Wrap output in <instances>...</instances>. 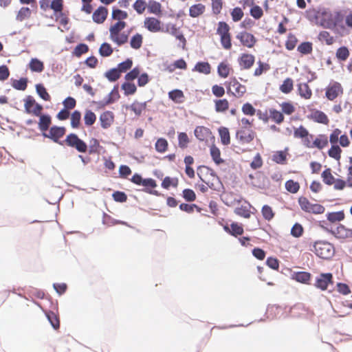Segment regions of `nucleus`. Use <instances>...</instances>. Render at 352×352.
<instances>
[{"label":"nucleus","mask_w":352,"mask_h":352,"mask_svg":"<svg viewBox=\"0 0 352 352\" xmlns=\"http://www.w3.org/2000/svg\"><path fill=\"white\" fill-rule=\"evenodd\" d=\"M309 250L324 260H330L335 254L333 244L326 240L315 241L310 244Z\"/></svg>","instance_id":"f257e3e1"},{"label":"nucleus","mask_w":352,"mask_h":352,"mask_svg":"<svg viewBox=\"0 0 352 352\" xmlns=\"http://www.w3.org/2000/svg\"><path fill=\"white\" fill-rule=\"evenodd\" d=\"M47 130L48 132L46 131L41 135L44 138H48L52 142L63 146V140H60V138L65 135L67 131L66 127L64 126L52 125Z\"/></svg>","instance_id":"f03ea898"},{"label":"nucleus","mask_w":352,"mask_h":352,"mask_svg":"<svg viewBox=\"0 0 352 352\" xmlns=\"http://www.w3.org/2000/svg\"><path fill=\"white\" fill-rule=\"evenodd\" d=\"M322 14L321 25L325 28L332 29L340 25L344 19V15L341 12H334L333 13L324 12Z\"/></svg>","instance_id":"7ed1b4c3"},{"label":"nucleus","mask_w":352,"mask_h":352,"mask_svg":"<svg viewBox=\"0 0 352 352\" xmlns=\"http://www.w3.org/2000/svg\"><path fill=\"white\" fill-rule=\"evenodd\" d=\"M48 298L52 309L46 310L44 313L53 329L58 330L60 328V320L58 315V301L56 300L54 301L52 296H49Z\"/></svg>","instance_id":"20e7f679"},{"label":"nucleus","mask_w":352,"mask_h":352,"mask_svg":"<svg viewBox=\"0 0 352 352\" xmlns=\"http://www.w3.org/2000/svg\"><path fill=\"white\" fill-rule=\"evenodd\" d=\"M333 284L334 278L331 272H321L316 276L313 285L321 291H326Z\"/></svg>","instance_id":"39448f33"},{"label":"nucleus","mask_w":352,"mask_h":352,"mask_svg":"<svg viewBox=\"0 0 352 352\" xmlns=\"http://www.w3.org/2000/svg\"><path fill=\"white\" fill-rule=\"evenodd\" d=\"M28 114H31L33 116L38 118V121L37 122L38 129L41 131V135L43 133L47 131L49 129V125L52 122V117L50 114L47 113H44L43 111H24Z\"/></svg>","instance_id":"423d86ee"},{"label":"nucleus","mask_w":352,"mask_h":352,"mask_svg":"<svg viewBox=\"0 0 352 352\" xmlns=\"http://www.w3.org/2000/svg\"><path fill=\"white\" fill-rule=\"evenodd\" d=\"M141 186L144 187L142 190L146 193L156 197H164L166 196L164 193L154 189L157 186V184L156 180L151 177L144 178Z\"/></svg>","instance_id":"0eeeda50"},{"label":"nucleus","mask_w":352,"mask_h":352,"mask_svg":"<svg viewBox=\"0 0 352 352\" xmlns=\"http://www.w3.org/2000/svg\"><path fill=\"white\" fill-rule=\"evenodd\" d=\"M222 227L227 234L235 238L244 233L243 224L237 221H232L230 225L228 223L222 224Z\"/></svg>","instance_id":"6e6552de"},{"label":"nucleus","mask_w":352,"mask_h":352,"mask_svg":"<svg viewBox=\"0 0 352 352\" xmlns=\"http://www.w3.org/2000/svg\"><path fill=\"white\" fill-rule=\"evenodd\" d=\"M119 97L118 85H115L112 91L103 100L98 102L93 101V103L97 104V108L101 109L109 104L113 103Z\"/></svg>","instance_id":"1a4fd4ad"},{"label":"nucleus","mask_w":352,"mask_h":352,"mask_svg":"<svg viewBox=\"0 0 352 352\" xmlns=\"http://www.w3.org/2000/svg\"><path fill=\"white\" fill-rule=\"evenodd\" d=\"M256 179L258 184H255L253 182H252L251 185L252 187L265 190L270 189L271 182L263 172L257 171L256 173Z\"/></svg>","instance_id":"9d476101"},{"label":"nucleus","mask_w":352,"mask_h":352,"mask_svg":"<svg viewBox=\"0 0 352 352\" xmlns=\"http://www.w3.org/2000/svg\"><path fill=\"white\" fill-rule=\"evenodd\" d=\"M333 236L339 240L343 241L352 238V229L346 227L344 225L339 223L334 229Z\"/></svg>","instance_id":"9b49d317"},{"label":"nucleus","mask_w":352,"mask_h":352,"mask_svg":"<svg viewBox=\"0 0 352 352\" xmlns=\"http://www.w3.org/2000/svg\"><path fill=\"white\" fill-rule=\"evenodd\" d=\"M313 275L307 271H295L293 273L292 280L303 285H311Z\"/></svg>","instance_id":"f8f14e48"},{"label":"nucleus","mask_w":352,"mask_h":352,"mask_svg":"<svg viewBox=\"0 0 352 352\" xmlns=\"http://www.w3.org/2000/svg\"><path fill=\"white\" fill-rule=\"evenodd\" d=\"M236 38L240 41L241 44L247 47H252L256 43V38L251 33L245 31L239 33Z\"/></svg>","instance_id":"ddd939ff"},{"label":"nucleus","mask_w":352,"mask_h":352,"mask_svg":"<svg viewBox=\"0 0 352 352\" xmlns=\"http://www.w3.org/2000/svg\"><path fill=\"white\" fill-rule=\"evenodd\" d=\"M289 147L286 146L283 150L274 151L272 156V160L277 164L284 165L287 163Z\"/></svg>","instance_id":"4468645a"},{"label":"nucleus","mask_w":352,"mask_h":352,"mask_svg":"<svg viewBox=\"0 0 352 352\" xmlns=\"http://www.w3.org/2000/svg\"><path fill=\"white\" fill-rule=\"evenodd\" d=\"M114 121L113 111H102L99 117L100 126L107 129L111 126Z\"/></svg>","instance_id":"2eb2a0df"},{"label":"nucleus","mask_w":352,"mask_h":352,"mask_svg":"<svg viewBox=\"0 0 352 352\" xmlns=\"http://www.w3.org/2000/svg\"><path fill=\"white\" fill-rule=\"evenodd\" d=\"M255 58L250 54H242L239 58L238 62L242 69H249L254 65Z\"/></svg>","instance_id":"dca6fc26"},{"label":"nucleus","mask_w":352,"mask_h":352,"mask_svg":"<svg viewBox=\"0 0 352 352\" xmlns=\"http://www.w3.org/2000/svg\"><path fill=\"white\" fill-rule=\"evenodd\" d=\"M256 133L252 130L246 134L245 131L243 129H239L236 132V138L239 140L241 144L250 143L254 138Z\"/></svg>","instance_id":"f3484780"},{"label":"nucleus","mask_w":352,"mask_h":352,"mask_svg":"<svg viewBox=\"0 0 352 352\" xmlns=\"http://www.w3.org/2000/svg\"><path fill=\"white\" fill-rule=\"evenodd\" d=\"M210 155L212 160L217 166L226 162V160L221 157V151L215 143H212L210 146Z\"/></svg>","instance_id":"a211bd4d"},{"label":"nucleus","mask_w":352,"mask_h":352,"mask_svg":"<svg viewBox=\"0 0 352 352\" xmlns=\"http://www.w3.org/2000/svg\"><path fill=\"white\" fill-rule=\"evenodd\" d=\"M160 23V21L154 17H147L144 20L145 28L151 32L161 31Z\"/></svg>","instance_id":"6ab92c4d"},{"label":"nucleus","mask_w":352,"mask_h":352,"mask_svg":"<svg viewBox=\"0 0 352 352\" xmlns=\"http://www.w3.org/2000/svg\"><path fill=\"white\" fill-rule=\"evenodd\" d=\"M108 10L104 6L98 7L93 13V21L96 23H102L107 19Z\"/></svg>","instance_id":"aec40b11"},{"label":"nucleus","mask_w":352,"mask_h":352,"mask_svg":"<svg viewBox=\"0 0 352 352\" xmlns=\"http://www.w3.org/2000/svg\"><path fill=\"white\" fill-rule=\"evenodd\" d=\"M246 91L245 87L241 85L236 78H233L229 82L228 87V92H232L234 95L238 94L241 96Z\"/></svg>","instance_id":"412c9836"},{"label":"nucleus","mask_w":352,"mask_h":352,"mask_svg":"<svg viewBox=\"0 0 352 352\" xmlns=\"http://www.w3.org/2000/svg\"><path fill=\"white\" fill-rule=\"evenodd\" d=\"M89 155L100 154L101 152H106L105 148L100 144L99 140L91 138L89 140V148L87 151Z\"/></svg>","instance_id":"4be33fe9"},{"label":"nucleus","mask_w":352,"mask_h":352,"mask_svg":"<svg viewBox=\"0 0 352 352\" xmlns=\"http://www.w3.org/2000/svg\"><path fill=\"white\" fill-rule=\"evenodd\" d=\"M307 118L320 124H328L329 122L328 116L324 111H311V113L307 116Z\"/></svg>","instance_id":"5701e85b"},{"label":"nucleus","mask_w":352,"mask_h":352,"mask_svg":"<svg viewBox=\"0 0 352 352\" xmlns=\"http://www.w3.org/2000/svg\"><path fill=\"white\" fill-rule=\"evenodd\" d=\"M208 134H211V130L204 126H197L194 129V135L200 142L204 141L207 143L208 140L206 139V137H207Z\"/></svg>","instance_id":"b1692460"},{"label":"nucleus","mask_w":352,"mask_h":352,"mask_svg":"<svg viewBox=\"0 0 352 352\" xmlns=\"http://www.w3.org/2000/svg\"><path fill=\"white\" fill-rule=\"evenodd\" d=\"M218 133L220 138V142L223 146H228L230 144V133L229 129L226 126H221L218 128Z\"/></svg>","instance_id":"393cba45"},{"label":"nucleus","mask_w":352,"mask_h":352,"mask_svg":"<svg viewBox=\"0 0 352 352\" xmlns=\"http://www.w3.org/2000/svg\"><path fill=\"white\" fill-rule=\"evenodd\" d=\"M327 221L330 223H334L336 222H340L345 218V214L344 210H341L336 212H328L326 214Z\"/></svg>","instance_id":"a878e982"},{"label":"nucleus","mask_w":352,"mask_h":352,"mask_svg":"<svg viewBox=\"0 0 352 352\" xmlns=\"http://www.w3.org/2000/svg\"><path fill=\"white\" fill-rule=\"evenodd\" d=\"M102 223L108 226H113L120 224L126 226L127 227H131L128 222L120 219H113L111 216L105 212H103Z\"/></svg>","instance_id":"bb28decb"},{"label":"nucleus","mask_w":352,"mask_h":352,"mask_svg":"<svg viewBox=\"0 0 352 352\" xmlns=\"http://www.w3.org/2000/svg\"><path fill=\"white\" fill-rule=\"evenodd\" d=\"M329 143L328 138L325 134H319L316 139L312 142L311 146L313 148H317L322 150L325 148Z\"/></svg>","instance_id":"cd10ccee"},{"label":"nucleus","mask_w":352,"mask_h":352,"mask_svg":"<svg viewBox=\"0 0 352 352\" xmlns=\"http://www.w3.org/2000/svg\"><path fill=\"white\" fill-rule=\"evenodd\" d=\"M341 85L338 82H335L332 86L329 87L326 90V96L329 100H333L338 96V93L341 91Z\"/></svg>","instance_id":"c85d7f7f"},{"label":"nucleus","mask_w":352,"mask_h":352,"mask_svg":"<svg viewBox=\"0 0 352 352\" xmlns=\"http://www.w3.org/2000/svg\"><path fill=\"white\" fill-rule=\"evenodd\" d=\"M179 184V179L177 177L166 176L162 179L161 187L165 190H168L170 187L177 188Z\"/></svg>","instance_id":"c756f323"},{"label":"nucleus","mask_w":352,"mask_h":352,"mask_svg":"<svg viewBox=\"0 0 352 352\" xmlns=\"http://www.w3.org/2000/svg\"><path fill=\"white\" fill-rule=\"evenodd\" d=\"M272 121L277 124H280L284 121V115H292L294 111H269Z\"/></svg>","instance_id":"7c9ffc66"},{"label":"nucleus","mask_w":352,"mask_h":352,"mask_svg":"<svg viewBox=\"0 0 352 352\" xmlns=\"http://www.w3.org/2000/svg\"><path fill=\"white\" fill-rule=\"evenodd\" d=\"M323 183L327 186H331L336 181V177L331 174V168H326L321 173Z\"/></svg>","instance_id":"2f4dec72"},{"label":"nucleus","mask_w":352,"mask_h":352,"mask_svg":"<svg viewBox=\"0 0 352 352\" xmlns=\"http://www.w3.org/2000/svg\"><path fill=\"white\" fill-rule=\"evenodd\" d=\"M81 111H71L70 125L72 129H79L81 123Z\"/></svg>","instance_id":"473e14b6"},{"label":"nucleus","mask_w":352,"mask_h":352,"mask_svg":"<svg viewBox=\"0 0 352 352\" xmlns=\"http://www.w3.org/2000/svg\"><path fill=\"white\" fill-rule=\"evenodd\" d=\"M342 152V150L339 144H331V148L328 150L327 154L330 157L339 161L341 158Z\"/></svg>","instance_id":"72a5a7b5"},{"label":"nucleus","mask_w":352,"mask_h":352,"mask_svg":"<svg viewBox=\"0 0 352 352\" xmlns=\"http://www.w3.org/2000/svg\"><path fill=\"white\" fill-rule=\"evenodd\" d=\"M311 219L314 221L315 223L320 227L323 231L327 232L328 234H330L333 236V234H334V228L331 226V223H330L327 219V220H321V221H317L315 220L313 217H311Z\"/></svg>","instance_id":"f704fd0d"},{"label":"nucleus","mask_w":352,"mask_h":352,"mask_svg":"<svg viewBox=\"0 0 352 352\" xmlns=\"http://www.w3.org/2000/svg\"><path fill=\"white\" fill-rule=\"evenodd\" d=\"M168 148V143L166 138H159L155 144V149L157 153H164Z\"/></svg>","instance_id":"c9c22d12"},{"label":"nucleus","mask_w":352,"mask_h":352,"mask_svg":"<svg viewBox=\"0 0 352 352\" xmlns=\"http://www.w3.org/2000/svg\"><path fill=\"white\" fill-rule=\"evenodd\" d=\"M286 190L292 194H295L300 190V186L298 182L289 179L285 183Z\"/></svg>","instance_id":"e433bc0d"},{"label":"nucleus","mask_w":352,"mask_h":352,"mask_svg":"<svg viewBox=\"0 0 352 352\" xmlns=\"http://www.w3.org/2000/svg\"><path fill=\"white\" fill-rule=\"evenodd\" d=\"M205 11V6L201 3L192 5L189 9V15L191 17H198Z\"/></svg>","instance_id":"4c0bfd02"},{"label":"nucleus","mask_w":352,"mask_h":352,"mask_svg":"<svg viewBox=\"0 0 352 352\" xmlns=\"http://www.w3.org/2000/svg\"><path fill=\"white\" fill-rule=\"evenodd\" d=\"M261 212L263 218L267 221L272 220L275 216V212L273 211L272 208L267 204L263 206Z\"/></svg>","instance_id":"58836bf2"},{"label":"nucleus","mask_w":352,"mask_h":352,"mask_svg":"<svg viewBox=\"0 0 352 352\" xmlns=\"http://www.w3.org/2000/svg\"><path fill=\"white\" fill-rule=\"evenodd\" d=\"M301 310L307 311L308 313L309 312V308H307L305 306V305L302 302H297V303L294 304V305L290 306L288 312H289V314L294 313V315L292 316V317H300L299 313L298 312L296 313V311H299Z\"/></svg>","instance_id":"ea45409f"},{"label":"nucleus","mask_w":352,"mask_h":352,"mask_svg":"<svg viewBox=\"0 0 352 352\" xmlns=\"http://www.w3.org/2000/svg\"><path fill=\"white\" fill-rule=\"evenodd\" d=\"M178 146L182 149H185L188 147L190 142V139L186 132H178Z\"/></svg>","instance_id":"a19ab883"},{"label":"nucleus","mask_w":352,"mask_h":352,"mask_svg":"<svg viewBox=\"0 0 352 352\" xmlns=\"http://www.w3.org/2000/svg\"><path fill=\"white\" fill-rule=\"evenodd\" d=\"M126 27V23L122 21H119L113 25L109 28L110 38H113V36L119 34L120 32Z\"/></svg>","instance_id":"79ce46f5"},{"label":"nucleus","mask_w":352,"mask_h":352,"mask_svg":"<svg viewBox=\"0 0 352 352\" xmlns=\"http://www.w3.org/2000/svg\"><path fill=\"white\" fill-rule=\"evenodd\" d=\"M29 66L30 69L34 72L40 73L44 69L43 63L36 58L31 59Z\"/></svg>","instance_id":"37998d69"},{"label":"nucleus","mask_w":352,"mask_h":352,"mask_svg":"<svg viewBox=\"0 0 352 352\" xmlns=\"http://www.w3.org/2000/svg\"><path fill=\"white\" fill-rule=\"evenodd\" d=\"M210 69V65L208 62H198L193 69V70L204 74H209Z\"/></svg>","instance_id":"c03bdc74"},{"label":"nucleus","mask_w":352,"mask_h":352,"mask_svg":"<svg viewBox=\"0 0 352 352\" xmlns=\"http://www.w3.org/2000/svg\"><path fill=\"white\" fill-rule=\"evenodd\" d=\"M298 91L299 95L305 98H309L311 96V91L307 83L298 84Z\"/></svg>","instance_id":"a18cd8bd"},{"label":"nucleus","mask_w":352,"mask_h":352,"mask_svg":"<svg viewBox=\"0 0 352 352\" xmlns=\"http://www.w3.org/2000/svg\"><path fill=\"white\" fill-rule=\"evenodd\" d=\"M304 233V228L298 222H296L292 227L290 234L294 238H299L302 236Z\"/></svg>","instance_id":"49530a36"},{"label":"nucleus","mask_w":352,"mask_h":352,"mask_svg":"<svg viewBox=\"0 0 352 352\" xmlns=\"http://www.w3.org/2000/svg\"><path fill=\"white\" fill-rule=\"evenodd\" d=\"M182 198L187 202H191L196 200L197 196L195 191L191 188H184L182 192Z\"/></svg>","instance_id":"de8ad7c7"},{"label":"nucleus","mask_w":352,"mask_h":352,"mask_svg":"<svg viewBox=\"0 0 352 352\" xmlns=\"http://www.w3.org/2000/svg\"><path fill=\"white\" fill-rule=\"evenodd\" d=\"M112 199L117 203H125L127 201V195L121 190H114L111 195Z\"/></svg>","instance_id":"09e8293b"},{"label":"nucleus","mask_w":352,"mask_h":352,"mask_svg":"<svg viewBox=\"0 0 352 352\" xmlns=\"http://www.w3.org/2000/svg\"><path fill=\"white\" fill-rule=\"evenodd\" d=\"M32 11L28 7H22L18 12L16 20L18 21H23V20L28 19L31 16Z\"/></svg>","instance_id":"8fccbe9b"},{"label":"nucleus","mask_w":352,"mask_h":352,"mask_svg":"<svg viewBox=\"0 0 352 352\" xmlns=\"http://www.w3.org/2000/svg\"><path fill=\"white\" fill-rule=\"evenodd\" d=\"M28 78H21L19 80H13L12 86L16 90L24 91L28 86Z\"/></svg>","instance_id":"3c124183"},{"label":"nucleus","mask_w":352,"mask_h":352,"mask_svg":"<svg viewBox=\"0 0 352 352\" xmlns=\"http://www.w3.org/2000/svg\"><path fill=\"white\" fill-rule=\"evenodd\" d=\"M27 293H28L30 295L34 296L36 298L43 300V299H47L49 300V296L50 295H47V296L45 294V292L39 289L34 288L32 287H29V289L27 290Z\"/></svg>","instance_id":"603ef678"},{"label":"nucleus","mask_w":352,"mask_h":352,"mask_svg":"<svg viewBox=\"0 0 352 352\" xmlns=\"http://www.w3.org/2000/svg\"><path fill=\"white\" fill-rule=\"evenodd\" d=\"M98 52L101 56L108 57L112 54L113 48L109 43L104 42L100 45Z\"/></svg>","instance_id":"864d4df0"},{"label":"nucleus","mask_w":352,"mask_h":352,"mask_svg":"<svg viewBox=\"0 0 352 352\" xmlns=\"http://www.w3.org/2000/svg\"><path fill=\"white\" fill-rule=\"evenodd\" d=\"M336 56L339 60L345 61L349 56V49L345 46L339 47L336 51Z\"/></svg>","instance_id":"5fc2aeb1"},{"label":"nucleus","mask_w":352,"mask_h":352,"mask_svg":"<svg viewBox=\"0 0 352 352\" xmlns=\"http://www.w3.org/2000/svg\"><path fill=\"white\" fill-rule=\"evenodd\" d=\"M119 70L116 67L112 68L104 73V76L110 81L115 82L120 77Z\"/></svg>","instance_id":"6e6d98bb"},{"label":"nucleus","mask_w":352,"mask_h":352,"mask_svg":"<svg viewBox=\"0 0 352 352\" xmlns=\"http://www.w3.org/2000/svg\"><path fill=\"white\" fill-rule=\"evenodd\" d=\"M298 202L300 209L302 211L308 213L311 207L312 203H311L309 199L304 196L299 197L298 199Z\"/></svg>","instance_id":"4d7b16f0"},{"label":"nucleus","mask_w":352,"mask_h":352,"mask_svg":"<svg viewBox=\"0 0 352 352\" xmlns=\"http://www.w3.org/2000/svg\"><path fill=\"white\" fill-rule=\"evenodd\" d=\"M78 135L75 133H70L66 135L63 140V146L67 145V146L72 147L73 145L79 140Z\"/></svg>","instance_id":"13d9d810"},{"label":"nucleus","mask_w":352,"mask_h":352,"mask_svg":"<svg viewBox=\"0 0 352 352\" xmlns=\"http://www.w3.org/2000/svg\"><path fill=\"white\" fill-rule=\"evenodd\" d=\"M280 261L273 256H268L265 261V265L272 270H278Z\"/></svg>","instance_id":"bf43d9fd"},{"label":"nucleus","mask_w":352,"mask_h":352,"mask_svg":"<svg viewBox=\"0 0 352 352\" xmlns=\"http://www.w3.org/2000/svg\"><path fill=\"white\" fill-rule=\"evenodd\" d=\"M263 164V161L262 157L259 153H257L254 155L252 161L250 162V166L253 170H257V169L261 168Z\"/></svg>","instance_id":"052dcab7"},{"label":"nucleus","mask_w":352,"mask_h":352,"mask_svg":"<svg viewBox=\"0 0 352 352\" xmlns=\"http://www.w3.org/2000/svg\"><path fill=\"white\" fill-rule=\"evenodd\" d=\"M293 134L295 138L301 139L305 136H307V134H309V131L302 124L300 125L298 128H296L295 126H293Z\"/></svg>","instance_id":"680f3d73"},{"label":"nucleus","mask_w":352,"mask_h":352,"mask_svg":"<svg viewBox=\"0 0 352 352\" xmlns=\"http://www.w3.org/2000/svg\"><path fill=\"white\" fill-rule=\"evenodd\" d=\"M312 43L311 42H302L300 43L297 48V50L305 55L309 54L312 52Z\"/></svg>","instance_id":"e2e57ef3"},{"label":"nucleus","mask_w":352,"mask_h":352,"mask_svg":"<svg viewBox=\"0 0 352 352\" xmlns=\"http://www.w3.org/2000/svg\"><path fill=\"white\" fill-rule=\"evenodd\" d=\"M142 44V36L138 33L133 36L131 38L130 45L135 50H138Z\"/></svg>","instance_id":"0e129e2a"},{"label":"nucleus","mask_w":352,"mask_h":352,"mask_svg":"<svg viewBox=\"0 0 352 352\" xmlns=\"http://www.w3.org/2000/svg\"><path fill=\"white\" fill-rule=\"evenodd\" d=\"M121 88L124 90L126 96L132 95L135 94L137 90V87L135 84L129 82H124L122 85Z\"/></svg>","instance_id":"69168bd1"},{"label":"nucleus","mask_w":352,"mask_h":352,"mask_svg":"<svg viewBox=\"0 0 352 352\" xmlns=\"http://www.w3.org/2000/svg\"><path fill=\"white\" fill-rule=\"evenodd\" d=\"M293 89V80L290 78H286L280 87V90L284 94H289Z\"/></svg>","instance_id":"338daca9"},{"label":"nucleus","mask_w":352,"mask_h":352,"mask_svg":"<svg viewBox=\"0 0 352 352\" xmlns=\"http://www.w3.org/2000/svg\"><path fill=\"white\" fill-rule=\"evenodd\" d=\"M96 120V116L94 111H85L84 115L85 125L87 127L91 126Z\"/></svg>","instance_id":"774afa93"}]
</instances>
